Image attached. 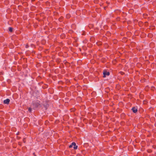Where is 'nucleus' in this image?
Returning a JSON list of instances; mask_svg holds the SVG:
<instances>
[{
	"label": "nucleus",
	"instance_id": "1",
	"mask_svg": "<svg viewBox=\"0 0 156 156\" xmlns=\"http://www.w3.org/2000/svg\"><path fill=\"white\" fill-rule=\"evenodd\" d=\"M33 105L34 108L36 109L40 106V105L37 102H36L33 103Z\"/></svg>",
	"mask_w": 156,
	"mask_h": 156
},
{
	"label": "nucleus",
	"instance_id": "5",
	"mask_svg": "<svg viewBox=\"0 0 156 156\" xmlns=\"http://www.w3.org/2000/svg\"><path fill=\"white\" fill-rule=\"evenodd\" d=\"M132 110L133 111V112L135 113L137 111V109L135 107L133 108Z\"/></svg>",
	"mask_w": 156,
	"mask_h": 156
},
{
	"label": "nucleus",
	"instance_id": "4",
	"mask_svg": "<svg viewBox=\"0 0 156 156\" xmlns=\"http://www.w3.org/2000/svg\"><path fill=\"white\" fill-rule=\"evenodd\" d=\"M10 100L9 99H7L3 101V103L5 104H8L10 102Z\"/></svg>",
	"mask_w": 156,
	"mask_h": 156
},
{
	"label": "nucleus",
	"instance_id": "13",
	"mask_svg": "<svg viewBox=\"0 0 156 156\" xmlns=\"http://www.w3.org/2000/svg\"><path fill=\"white\" fill-rule=\"evenodd\" d=\"M28 47V45L27 44H26V48H27Z\"/></svg>",
	"mask_w": 156,
	"mask_h": 156
},
{
	"label": "nucleus",
	"instance_id": "9",
	"mask_svg": "<svg viewBox=\"0 0 156 156\" xmlns=\"http://www.w3.org/2000/svg\"><path fill=\"white\" fill-rule=\"evenodd\" d=\"M66 18H69L70 17V15L69 14H67V15H66Z\"/></svg>",
	"mask_w": 156,
	"mask_h": 156
},
{
	"label": "nucleus",
	"instance_id": "8",
	"mask_svg": "<svg viewBox=\"0 0 156 156\" xmlns=\"http://www.w3.org/2000/svg\"><path fill=\"white\" fill-rule=\"evenodd\" d=\"M74 146V147H73V148L74 149H76L77 148V146H76V144H75V145H73Z\"/></svg>",
	"mask_w": 156,
	"mask_h": 156
},
{
	"label": "nucleus",
	"instance_id": "12",
	"mask_svg": "<svg viewBox=\"0 0 156 156\" xmlns=\"http://www.w3.org/2000/svg\"><path fill=\"white\" fill-rule=\"evenodd\" d=\"M120 73L122 75H123L124 74V73L122 72H121Z\"/></svg>",
	"mask_w": 156,
	"mask_h": 156
},
{
	"label": "nucleus",
	"instance_id": "14",
	"mask_svg": "<svg viewBox=\"0 0 156 156\" xmlns=\"http://www.w3.org/2000/svg\"><path fill=\"white\" fill-rule=\"evenodd\" d=\"M34 155L35 156H36V155L35 154V153H34Z\"/></svg>",
	"mask_w": 156,
	"mask_h": 156
},
{
	"label": "nucleus",
	"instance_id": "7",
	"mask_svg": "<svg viewBox=\"0 0 156 156\" xmlns=\"http://www.w3.org/2000/svg\"><path fill=\"white\" fill-rule=\"evenodd\" d=\"M13 30V28L11 27H9V31L10 32H12Z\"/></svg>",
	"mask_w": 156,
	"mask_h": 156
},
{
	"label": "nucleus",
	"instance_id": "11",
	"mask_svg": "<svg viewBox=\"0 0 156 156\" xmlns=\"http://www.w3.org/2000/svg\"><path fill=\"white\" fill-rule=\"evenodd\" d=\"M75 109L74 108H72L71 110V111L73 112L74 111Z\"/></svg>",
	"mask_w": 156,
	"mask_h": 156
},
{
	"label": "nucleus",
	"instance_id": "3",
	"mask_svg": "<svg viewBox=\"0 0 156 156\" xmlns=\"http://www.w3.org/2000/svg\"><path fill=\"white\" fill-rule=\"evenodd\" d=\"M43 105L44 107L45 108V109H46L48 107L49 105L47 102H43Z\"/></svg>",
	"mask_w": 156,
	"mask_h": 156
},
{
	"label": "nucleus",
	"instance_id": "10",
	"mask_svg": "<svg viewBox=\"0 0 156 156\" xmlns=\"http://www.w3.org/2000/svg\"><path fill=\"white\" fill-rule=\"evenodd\" d=\"M31 108H28V111L30 112H31Z\"/></svg>",
	"mask_w": 156,
	"mask_h": 156
},
{
	"label": "nucleus",
	"instance_id": "16",
	"mask_svg": "<svg viewBox=\"0 0 156 156\" xmlns=\"http://www.w3.org/2000/svg\"><path fill=\"white\" fill-rule=\"evenodd\" d=\"M23 141H24V142H25V140H23Z\"/></svg>",
	"mask_w": 156,
	"mask_h": 156
},
{
	"label": "nucleus",
	"instance_id": "2",
	"mask_svg": "<svg viewBox=\"0 0 156 156\" xmlns=\"http://www.w3.org/2000/svg\"><path fill=\"white\" fill-rule=\"evenodd\" d=\"M103 77H105L106 75L109 76L110 74L109 72H107L105 71H104L103 73Z\"/></svg>",
	"mask_w": 156,
	"mask_h": 156
},
{
	"label": "nucleus",
	"instance_id": "15",
	"mask_svg": "<svg viewBox=\"0 0 156 156\" xmlns=\"http://www.w3.org/2000/svg\"><path fill=\"white\" fill-rule=\"evenodd\" d=\"M59 20H60V21H61V19H59Z\"/></svg>",
	"mask_w": 156,
	"mask_h": 156
},
{
	"label": "nucleus",
	"instance_id": "6",
	"mask_svg": "<svg viewBox=\"0 0 156 156\" xmlns=\"http://www.w3.org/2000/svg\"><path fill=\"white\" fill-rule=\"evenodd\" d=\"M73 145H75V142H73L69 146V147L71 148L72 147Z\"/></svg>",
	"mask_w": 156,
	"mask_h": 156
}]
</instances>
